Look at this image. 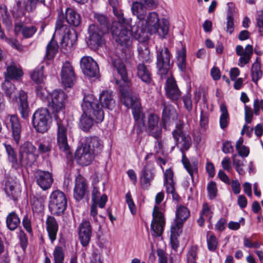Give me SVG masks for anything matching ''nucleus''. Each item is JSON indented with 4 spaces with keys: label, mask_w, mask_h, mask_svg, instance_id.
I'll list each match as a JSON object with an SVG mask.
<instances>
[{
    "label": "nucleus",
    "mask_w": 263,
    "mask_h": 263,
    "mask_svg": "<svg viewBox=\"0 0 263 263\" xmlns=\"http://www.w3.org/2000/svg\"><path fill=\"white\" fill-rule=\"evenodd\" d=\"M67 96L61 89L53 90L50 94L48 107L51 110L58 126L57 143L61 151L69 154V146L67 142V122L65 120L64 110Z\"/></svg>",
    "instance_id": "obj_1"
},
{
    "label": "nucleus",
    "mask_w": 263,
    "mask_h": 263,
    "mask_svg": "<svg viewBox=\"0 0 263 263\" xmlns=\"http://www.w3.org/2000/svg\"><path fill=\"white\" fill-rule=\"evenodd\" d=\"M123 97L122 102L128 108L132 109V114L136 124L139 127L145 126V131L155 139L161 137L162 127L159 117L155 114H150L147 118L146 123H144V114L142 111L141 103L137 97H133L129 91L123 88L120 89Z\"/></svg>",
    "instance_id": "obj_2"
},
{
    "label": "nucleus",
    "mask_w": 263,
    "mask_h": 263,
    "mask_svg": "<svg viewBox=\"0 0 263 263\" xmlns=\"http://www.w3.org/2000/svg\"><path fill=\"white\" fill-rule=\"evenodd\" d=\"M139 25L141 28L135 26L132 27V31L135 32V38L139 41H142V34L144 33L143 30H147L150 34H158L161 38L164 39L168 34L170 28L168 20L162 18L160 22L158 14L154 11L148 13Z\"/></svg>",
    "instance_id": "obj_3"
},
{
    "label": "nucleus",
    "mask_w": 263,
    "mask_h": 263,
    "mask_svg": "<svg viewBox=\"0 0 263 263\" xmlns=\"http://www.w3.org/2000/svg\"><path fill=\"white\" fill-rule=\"evenodd\" d=\"M82 108L84 114L93 116L96 122H101L104 118V111L98 101L92 95L85 96L82 104Z\"/></svg>",
    "instance_id": "obj_4"
},
{
    "label": "nucleus",
    "mask_w": 263,
    "mask_h": 263,
    "mask_svg": "<svg viewBox=\"0 0 263 263\" xmlns=\"http://www.w3.org/2000/svg\"><path fill=\"white\" fill-rule=\"evenodd\" d=\"M67 205V200L64 193L59 190L53 191L49 196L48 208L52 215L63 214Z\"/></svg>",
    "instance_id": "obj_5"
},
{
    "label": "nucleus",
    "mask_w": 263,
    "mask_h": 263,
    "mask_svg": "<svg viewBox=\"0 0 263 263\" xmlns=\"http://www.w3.org/2000/svg\"><path fill=\"white\" fill-rule=\"evenodd\" d=\"M132 27L128 25L116 26L114 24L111 28V34L116 42L121 46L128 47L132 44Z\"/></svg>",
    "instance_id": "obj_6"
},
{
    "label": "nucleus",
    "mask_w": 263,
    "mask_h": 263,
    "mask_svg": "<svg viewBox=\"0 0 263 263\" xmlns=\"http://www.w3.org/2000/svg\"><path fill=\"white\" fill-rule=\"evenodd\" d=\"M156 65L158 70L161 75H165L171 68V59L172 55L165 46H156Z\"/></svg>",
    "instance_id": "obj_7"
},
{
    "label": "nucleus",
    "mask_w": 263,
    "mask_h": 263,
    "mask_svg": "<svg viewBox=\"0 0 263 263\" xmlns=\"http://www.w3.org/2000/svg\"><path fill=\"white\" fill-rule=\"evenodd\" d=\"M50 115L46 108L39 109L33 114L32 122L33 126L37 132L44 133L49 128V120Z\"/></svg>",
    "instance_id": "obj_8"
},
{
    "label": "nucleus",
    "mask_w": 263,
    "mask_h": 263,
    "mask_svg": "<svg viewBox=\"0 0 263 263\" xmlns=\"http://www.w3.org/2000/svg\"><path fill=\"white\" fill-rule=\"evenodd\" d=\"M106 32L100 30L98 26L92 24L88 26L86 43L93 50H96L104 43V34Z\"/></svg>",
    "instance_id": "obj_9"
},
{
    "label": "nucleus",
    "mask_w": 263,
    "mask_h": 263,
    "mask_svg": "<svg viewBox=\"0 0 263 263\" xmlns=\"http://www.w3.org/2000/svg\"><path fill=\"white\" fill-rule=\"evenodd\" d=\"M36 147L30 142H24L20 147L19 157L23 167L31 166L36 160Z\"/></svg>",
    "instance_id": "obj_10"
},
{
    "label": "nucleus",
    "mask_w": 263,
    "mask_h": 263,
    "mask_svg": "<svg viewBox=\"0 0 263 263\" xmlns=\"http://www.w3.org/2000/svg\"><path fill=\"white\" fill-rule=\"evenodd\" d=\"M91 196L92 203L90 207V215L93 217L94 220L97 221V216L98 214L97 206L101 209L104 208L108 198L105 194H103L101 196V193L99 188L95 184L93 185Z\"/></svg>",
    "instance_id": "obj_11"
},
{
    "label": "nucleus",
    "mask_w": 263,
    "mask_h": 263,
    "mask_svg": "<svg viewBox=\"0 0 263 263\" xmlns=\"http://www.w3.org/2000/svg\"><path fill=\"white\" fill-rule=\"evenodd\" d=\"M183 126L182 123L177 124L176 129L172 133L176 145L180 146V151L182 153L184 151L189 149L191 145V138L183 133L182 130Z\"/></svg>",
    "instance_id": "obj_12"
},
{
    "label": "nucleus",
    "mask_w": 263,
    "mask_h": 263,
    "mask_svg": "<svg viewBox=\"0 0 263 263\" xmlns=\"http://www.w3.org/2000/svg\"><path fill=\"white\" fill-rule=\"evenodd\" d=\"M153 217L151 224L152 235L155 237H159L163 233L165 221L163 214L159 211V208L156 205L153 209Z\"/></svg>",
    "instance_id": "obj_13"
},
{
    "label": "nucleus",
    "mask_w": 263,
    "mask_h": 263,
    "mask_svg": "<svg viewBox=\"0 0 263 263\" xmlns=\"http://www.w3.org/2000/svg\"><path fill=\"white\" fill-rule=\"evenodd\" d=\"M80 65L84 74L90 78L97 77L99 74V68L97 62L89 56L83 57Z\"/></svg>",
    "instance_id": "obj_14"
},
{
    "label": "nucleus",
    "mask_w": 263,
    "mask_h": 263,
    "mask_svg": "<svg viewBox=\"0 0 263 263\" xmlns=\"http://www.w3.org/2000/svg\"><path fill=\"white\" fill-rule=\"evenodd\" d=\"M95 155L87 145L83 144L79 147L75 152V158L78 163L81 165H88L93 161Z\"/></svg>",
    "instance_id": "obj_15"
},
{
    "label": "nucleus",
    "mask_w": 263,
    "mask_h": 263,
    "mask_svg": "<svg viewBox=\"0 0 263 263\" xmlns=\"http://www.w3.org/2000/svg\"><path fill=\"white\" fill-rule=\"evenodd\" d=\"M89 192L88 185L86 179L81 175H78L75 179L73 189V198L77 201L83 199Z\"/></svg>",
    "instance_id": "obj_16"
},
{
    "label": "nucleus",
    "mask_w": 263,
    "mask_h": 263,
    "mask_svg": "<svg viewBox=\"0 0 263 263\" xmlns=\"http://www.w3.org/2000/svg\"><path fill=\"white\" fill-rule=\"evenodd\" d=\"M61 77L62 83L65 87H71L74 84L75 74L73 67L68 62H65L62 67Z\"/></svg>",
    "instance_id": "obj_17"
},
{
    "label": "nucleus",
    "mask_w": 263,
    "mask_h": 263,
    "mask_svg": "<svg viewBox=\"0 0 263 263\" xmlns=\"http://www.w3.org/2000/svg\"><path fill=\"white\" fill-rule=\"evenodd\" d=\"M92 236V228L88 220L84 219L79 227V238L81 245L86 247L89 243Z\"/></svg>",
    "instance_id": "obj_18"
},
{
    "label": "nucleus",
    "mask_w": 263,
    "mask_h": 263,
    "mask_svg": "<svg viewBox=\"0 0 263 263\" xmlns=\"http://www.w3.org/2000/svg\"><path fill=\"white\" fill-rule=\"evenodd\" d=\"M35 178L37 184L44 191L49 189L53 181L52 174L48 171L37 170Z\"/></svg>",
    "instance_id": "obj_19"
},
{
    "label": "nucleus",
    "mask_w": 263,
    "mask_h": 263,
    "mask_svg": "<svg viewBox=\"0 0 263 263\" xmlns=\"http://www.w3.org/2000/svg\"><path fill=\"white\" fill-rule=\"evenodd\" d=\"M18 110L24 119H27L29 116V104L27 93L23 90L19 91Z\"/></svg>",
    "instance_id": "obj_20"
},
{
    "label": "nucleus",
    "mask_w": 263,
    "mask_h": 263,
    "mask_svg": "<svg viewBox=\"0 0 263 263\" xmlns=\"http://www.w3.org/2000/svg\"><path fill=\"white\" fill-rule=\"evenodd\" d=\"M77 40V35L74 30H68L63 36L61 45L66 51H71L74 48Z\"/></svg>",
    "instance_id": "obj_21"
},
{
    "label": "nucleus",
    "mask_w": 263,
    "mask_h": 263,
    "mask_svg": "<svg viewBox=\"0 0 263 263\" xmlns=\"http://www.w3.org/2000/svg\"><path fill=\"white\" fill-rule=\"evenodd\" d=\"M112 64L116 69L118 73L121 77V80L125 83L127 86H129L130 82L128 77L127 71L126 66L120 59H113Z\"/></svg>",
    "instance_id": "obj_22"
},
{
    "label": "nucleus",
    "mask_w": 263,
    "mask_h": 263,
    "mask_svg": "<svg viewBox=\"0 0 263 263\" xmlns=\"http://www.w3.org/2000/svg\"><path fill=\"white\" fill-rule=\"evenodd\" d=\"M46 230L48 237L51 242L57 238V235L59 229V224L55 218L52 216H49L46 220Z\"/></svg>",
    "instance_id": "obj_23"
},
{
    "label": "nucleus",
    "mask_w": 263,
    "mask_h": 263,
    "mask_svg": "<svg viewBox=\"0 0 263 263\" xmlns=\"http://www.w3.org/2000/svg\"><path fill=\"white\" fill-rule=\"evenodd\" d=\"M23 75L22 69L14 64L7 67L6 71L4 73L5 81L18 80Z\"/></svg>",
    "instance_id": "obj_24"
},
{
    "label": "nucleus",
    "mask_w": 263,
    "mask_h": 263,
    "mask_svg": "<svg viewBox=\"0 0 263 263\" xmlns=\"http://www.w3.org/2000/svg\"><path fill=\"white\" fill-rule=\"evenodd\" d=\"M37 28L35 26H26L21 23H16L14 26V31L16 34L21 32L23 37L28 39L31 37L37 31Z\"/></svg>",
    "instance_id": "obj_25"
},
{
    "label": "nucleus",
    "mask_w": 263,
    "mask_h": 263,
    "mask_svg": "<svg viewBox=\"0 0 263 263\" xmlns=\"http://www.w3.org/2000/svg\"><path fill=\"white\" fill-rule=\"evenodd\" d=\"M131 10L133 14L135 16L138 20L139 25L147 16V13L146 8L141 2H133L132 5Z\"/></svg>",
    "instance_id": "obj_26"
},
{
    "label": "nucleus",
    "mask_w": 263,
    "mask_h": 263,
    "mask_svg": "<svg viewBox=\"0 0 263 263\" xmlns=\"http://www.w3.org/2000/svg\"><path fill=\"white\" fill-rule=\"evenodd\" d=\"M9 121L13 137L16 143H18L21 138L22 126L19 119L16 115H10Z\"/></svg>",
    "instance_id": "obj_27"
},
{
    "label": "nucleus",
    "mask_w": 263,
    "mask_h": 263,
    "mask_svg": "<svg viewBox=\"0 0 263 263\" xmlns=\"http://www.w3.org/2000/svg\"><path fill=\"white\" fill-rule=\"evenodd\" d=\"M166 93L167 97L173 100H177L180 97V91L174 79L167 80Z\"/></svg>",
    "instance_id": "obj_28"
},
{
    "label": "nucleus",
    "mask_w": 263,
    "mask_h": 263,
    "mask_svg": "<svg viewBox=\"0 0 263 263\" xmlns=\"http://www.w3.org/2000/svg\"><path fill=\"white\" fill-rule=\"evenodd\" d=\"M2 88L5 96L12 102H17V90L15 86L10 81H5L2 84Z\"/></svg>",
    "instance_id": "obj_29"
},
{
    "label": "nucleus",
    "mask_w": 263,
    "mask_h": 263,
    "mask_svg": "<svg viewBox=\"0 0 263 263\" xmlns=\"http://www.w3.org/2000/svg\"><path fill=\"white\" fill-rule=\"evenodd\" d=\"M6 153L8 156V160L11 164L12 168L17 170L21 167H23L22 164L20 163V157L17 160V155L14 148L9 144H5Z\"/></svg>",
    "instance_id": "obj_30"
},
{
    "label": "nucleus",
    "mask_w": 263,
    "mask_h": 263,
    "mask_svg": "<svg viewBox=\"0 0 263 263\" xmlns=\"http://www.w3.org/2000/svg\"><path fill=\"white\" fill-rule=\"evenodd\" d=\"M84 144L87 145L95 155L100 154L103 147L101 141L97 137H87Z\"/></svg>",
    "instance_id": "obj_31"
},
{
    "label": "nucleus",
    "mask_w": 263,
    "mask_h": 263,
    "mask_svg": "<svg viewBox=\"0 0 263 263\" xmlns=\"http://www.w3.org/2000/svg\"><path fill=\"white\" fill-rule=\"evenodd\" d=\"M100 101L102 103V107L112 109L115 106V101L113 98L112 92L110 91H103L100 95Z\"/></svg>",
    "instance_id": "obj_32"
},
{
    "label": "nucleus",
    "mask_w": 263,
    "mask_h": 263,
    "mask_svg": "<svg viewBox=\"0 0 263 263\" xmlns=\"http://www.w3.org/2000/svg\"><path fill=\"white\" fill-rule=\"evenodd\" d=\"M94 17L96 22L100 26V30L106 33L109 30L111 31L112 26H111L110 22L106 15L101 13H95Z\"/></svg>",
    "instance_id": "obj_33"
},
{
    "label": "nucleus",
    "mask_w": 263,
    "mask_h": 263,
    "mask_svg": "<svg viewBox=\"0 0 263 263\" xmlns=\"http://www.w3.org/2000/svg\"><path fill=\"white\" fill-rule=\"evenodd\" d=\"M137 74L143 82L149 84L152 81L151 73L143 63H139L137 67Z\"/></svg>",
    "instance_id": "obj_34"
},
{
    "label": "nucleus",
    "mask_w": 263,
    "mask_h": 263,
    "mask_svg": "<svg viewBox=\"0 0 263 263\" xmlns=\"http://www.w3.org/2000/svg\"><path fill=\"white\" fill-rule=\"evenodd\" d=\"M65 20L70 25L77 27L81 23V17L73 9L67 8L65 11Z\"/></svg>",
    "instance_id": "obj_35"
},
{
    "label": "nucleus",
    "mask_w": 263,
    "mask_h": 263,
    "mask_svg": "<svg viewBox=\"0 0 263 263\" xmlns=\"http://www.w3.org/2000/svg\"><path fill=\"white\" fill-rule=\"evenodd\" d=\"M177 116V113L174 107L171 105L164 104L162 112V121L164 124H166L171 119H174ZM167 125H163L166 127Z\"/></svg>",
    "instance_id": "obj_36"
},
{
    "label": "nucleus",
    "mask_w": 263,
    "mask_h": 263,
    "mask_svg": "<svg viewBox=\"0 0 263 263\" xmlns=\"http://www.w3.org/2000/svg\"><path fill=\"white\" fill-rule=\"evenodd\" d=\"M6 226L10 231L16 229L21 223V220L15 212L10 213L6 217Z\"/></svg>",
    "instance_id": "obj_37"
},
{
    "label": "nucleus",
    "mask_w": 263,
    "mask_h": 263,
    "mask_svg": "<svg viewBox=\"0 0 263 263\" xmlns=\"http://www.w3.org/2000/svg\"><path fill=\"white\" fill-rule=\"evenodd\" d=\"M93 124V119L92 116H89L84 112L80 120V127L84 132L88 131Z\"/></svg>",
    "instance_id": "obj_38"
},
{
    "label": "nucleus",
    "mask_w": 263,
    "mask_h": 263,
    "mask_svg": "<svg viewBox=\"0 0 263 263\" xmlns=\"http://www.w3.org/2000/svg\"><path fill=\"white\" fill-rule=\"evenodd\" d=\"M182 163L187 170L190 176L193 177V174L197 171L198 161L196 160L192 161L191 162L189 161L185 156L183 154L182 159Z\"/></svg>",
    "instance_id": "obj_39"
},
{
    "label": "nucleus",
    "mask_w": 263,
    "mask_h": 263,
    "mask_svg": "<svg viewBox=\"0 0 263 263\" xmlns=\"http://www.w3.org/2000/svg\"><path fill=\"white\" fill-rule=\"evenodd\" d=\"M25 4H23L20 1H18L13 6L11 12L14 17L19 18L25 15Z\"/></svg>",
    "instance_id": "obj_40"
},
{
    "label": "nucleus",
    "mask_w": 263,
    "mask_h": 263,
    "mask_svg": "<svg viewBox=\"0 0 263 263\" xmlns=\"http://www.w3.org/2000/svg\"><path fill=\"white\" fill-rule=\"evenodd\" d=\"M251 72L252 81L257 84L258 80L262 77L260 64L258 62L257 59L252 65Z\"/></svg>",
    "instance_id": "obj_41"
},
{
    "label": "nucleus",
    "mask_w": 263,
    "mask_h": 263,
    "mask_svg": "<svg viewBox=\"0 0 263 263\" xmlns=\"http://www.w3.org/2000/svg\"><path fill=\"white\" fill-rule=\"evenodd\" d=\"M253 54V47L252 45H247L245 47V54L240 55L238 65L243 67L245 64H248L251 59V56Z\"/></svg>",
    "instance_id": "obj_42"
},
{
    "label": "nucleus",
    "mask_w": 263,
    "mask_h": 263,
    "mask_svg": "<svg viewBox=\"0 0 263 263\" xmlns=\"http://www.w3.org/2000/svg\"><path fill=\"white\" fill-rule=\"evenodd\" d=\"M177 65L181 71H184L186 69V51L184 48L177 51Z\"/></svg>",
    "instance_id": "obj_43"
},
{
    "label": "nucleus",
    "mask_w": 263,
    "mask_h": 263,
    "mask_svg": "<svg viewBox=\"0 0 263 263\" xmlns=\"http://www.w3.org/2000/svg\"><path fill=\"white\" fill-rule=\"evenodd\" d=\"M221 115L220 117V126L222 129H224L228 125L229 116L227 108L224 104L220 105Z\"/></svg>",
    "instance_id": "obj_44"
},
{
    "label": "nucleus",
    "mask_w": 263,
    "mask_h": 263,
    "mask_svg": "<svg viewBox=\"0 0 263 263\" xmlns=\"http://www.w3.org/2000/svg\"><path fill=\"white\" fill-rule=\"evenodd\" d=\"M154 174L152 170L148 169L146 165L142 171V183L146 187L150 185V182L153 179Z\"/></svg>",
    "instance_id": "obj_45"
},
{
    "label": "nucleus",
    "mask_w": 263,
    "mask_h": 263,
    "mask_svg": "<svg viewBox=\"0 0 263 263\" xmlns=\"http://www.w3.org/2000/svg\"><path fill=\"white\" fill-rule=\"evenodd\" d=\"M190 212L188 209L183 205L179 206L176 212V217L177 220L182 222L185 221L190 216Z\"/></svg>",
    "instance_id": "obj_46"
},
{
    "label": "nucleus",
    "mask_w": 263,
    "mask_h": 263,
    "mask_svg": "<svg viewBox=\"0 0 263 263\" xmlns=\"http://www.w3.org/2000/svg\"><path fill=\"white\" fill-rule=\"evenodd\" d=\"M52 148V144L50 140H44L40 142L38 145L39 152L42 154H48L51 151Z\"/></svg>",
    "instance_id": "obj_47"
},
{
    "label": "nucleus",
    "mask_w": 263,
    "mask_h": 263,
    "mask_svg": "<svg viewBox=\"0 0 263 263\" xmlns=\"http://www.w3.org/2000/svg\"><path fill=\"white\" fill-rule=\"evenodd\" d=\"M32 80L36 84H41L44 80L43 67L35 68L31 75Z\"/></svg>",
    "instance_id": "obj_48"
},
{
    "label": "nucleus",
    "mask_w": 263,
    "mask_h": 263,
    "mask_svg": "<svg viewBox=\"0 0 263 263\" xmlns=\"http://www.w3.org/2000/svg\"><path fill=\"white\" fill-rule=\"evenodd\" d=\"M53 255L54 263H64L65 255L62 247H56L53 251Z\"/></svg>",
    "instance_id": "obj_49"
},
{
    "label": "nucleus",
    "mask_w": 263,
    "mask_h": 263,
    "mask_svg": "<svg viewBox=\"0 0 263 263\" xmlns=\"http://www.w3.org/2000/svg\"><path fill=\"white\" fill-rule=\"evenodd\" d=\"M58 50V45L51 40L47 45L46 48V57L51 60L54 58Z\"/></svg>",
    "instance_id": "obj_50"
},
{
    "label": "nucleus",
    "mask_w": 263,
    "mask_h": 263,
    "mask_svg": "<svg viewBox=\"0 0 263 263\" xmlns=\"http://www.w3.org/2000/svg\"><path fill=\"white\" fill-rule=\"evenodd\" d=\"M175 183L174 181L170 182H164V185L165 187L167 194H171L173 200H178L179 198L178 195L175 192Z\"/></svg>",
    "instance_id": "obj_51"
},
{
    "label": "nucleus",
    "mask_w": 263,
    "mask_h": 263,
    "mask_svg": "<svg viewBox=\"0 0 263 263\" xmlns=\"http://www.w3.org/2000/svg\"><path fill=\"white\" fill-rule=\"evenodd\" d=\"M197 247L195 246H192L186 254L187 263H196L197 259Z\"/></svg>",
    "instance_id": "obj_52"
},
{
    "label": "nucleus",
    "mask_w": 263,
    "mask_h": 263,
    "mask_svg": "<svg viewBox=\"0 0 263 263\" xmlns=\"http://www.w3.org/2000/svg\"><path fill=\"white\" fill-rule=\"evenodd\" d=\"M232 158L233 165L237 172L239 175H243L245 174V171L242 168L243 166V160L238 159L236 155L233 156Z\"/></svg>",
    "instance_id": "obj_53"
},
{
    "label": "nucleus",
    "mask_w": 263,
    "mask_h": 263,
    "mask_svg": "<svg viewBox=\"0 0 263 263\" xmlns=\"http://www.w3.org/2000/svg\"><path fill=\"white\" fill-rule=\"evenodd\" d=\"M2 22L6 26H9L11 24V21L10 15L5 6L0 7Z\"/></svg>",
    "instance_id": "obj_54"
},
{
    "label": "nucleus",
    "mask_w": 263,
    "mask_h": 263,
    "mask_svg": "<svg viewBox=\"0 0 263 263\" xmlns=\"http://www.w3.org/2000/svg\"><path fill=\"white\" fill-rule=\"evenodd\" d=\"M112 8L114 13L118 18L119 24H118L117 26L122 25H128L129 22L123 16V13H122V11L119 10L118 9L114 7H112Z\"/></svg>",
    "instance_id": "obj_55"
},
{
    "label": "nucleus",
    "mask_w": 263,
    "mask_h": 263,
    "mask_svg": "<svg viewBox=\"0 0 263 263\" xmlns=\"http://www.w3.org/2000/svg\"><path fill=\"white\" fill-rule=\"evenodd\" d=\"M5 40L12 47L19 51H23L24 46L22 45L16 39L13 38H5Z\"/></svg>",
    "instance_id": "obj_56"
},
{
    "label": "nucleus",
    "mask_w": 263,
    "mask_h": 263,
    "mask_svg": "<svg viewBox=\"0 0 263 263\" xmlns=\"http://www.w3.org/2000/svg\"><path fill=\"white\" fill-rule=\"evenodd\" d=\"M45 0H27L25 3V9L28 12H32L34 11L39 2L42 3Z\"/></svg>",
    "instance_id": "obj_57"
},
{
    "label": "nucleus",
    "mask_w": 263,
    "mask_h": 263,
    "mask_svg": "<svg viewBox=\"0 0 263 263\" xmlns=\"http://www.w3.org/2000/svg\"><path fill=\"white\" fill-rule=\"evenodd\" d=\"M257 26L260 35L263 34V10L258 11L256 16Z\"/></svg>",
    "instance_id": "obj_58"
},
{
    "label": "nucleus",
    "mask_w": 263,
    "mask_h": 263,
    "mask_svg": "<svg viewBox=\"0 0 263 263\" xmlns=\"http://www.w3.org/2000/svg\"><path fill=\"white\" fill-rule=\"evenodd\" d=\"M208 247L210 251H213L217 248L218 241L216 237L214 235H211L207 239Z\"/></svg>",
    "instance_id": "obj_59"
},
{
    "label": "nucleus",
    "mask_w": 263,
    "mask_h": 263,
    "mask_svg": "<svg viewBox=\"0 0 263 263\" xmlns=\"http://www.w3.org/2000/svg\"><path fill=\"white\" fill-rule=\"evenodd\" d=\"M125 198H126V203H127V204L128 205V207H129V209L130 210L131 213L133 215L135 214L136 213V206H135V204L132 198V196L129 192H128L126 193Z\"/></svg>",
    "instance_id": "obj_60"
},
{
    "label": "nucleus",
    "mask_w": 263,
    "mask_h": 263,
    "mask_svg": "<svg viewBox=\"0 0 263 263\" xmlns=\"http://www.w3.org/2000/svg\"><path fill=\"white\" fill-rule=\"evenodd\" d=\"M44 200L43 199L40 198H36L34 200L32 203V210L36 212H40L44 209Z\"/></svg>",
    "instance_id": "obj_61"
},
{
    "label": "nucleus",
    "mask_w": 263,
    "mask_h": 263,
    "mask_svg": "<svg viewBox=\"0 0 263 263\" xmlns=\"http://www.w3.org/2000/svg\"><path fill=\"white\" fill-rule=\"evenodd\" d=\"M209 196L211 199L214 198L217 195V188L215 182L212 181L208 185Z\"/></svg>",
    "instance_id": "obj_62"
},
{
    "label": "nucleus",
    "mask_w": 263,
    "mask_h": 263,
    "mask_svg": "<svg viewBox=\"0 0 263 263\" xmlns=\"http://www.w3.org/2000/svg\"><path fill=\"white\" fill-rule=\"evenodd\" d=\"M245 116L246 122L247 124L251 123L253 117V112L252 108L246 105H245Z\"/></svg>",
    "instance_id": "obj_63"
},
{
    "label": "nucleus",
    "mask_w": 263,
    "mask_h": 263,
    "mask_svg": "<svg viewBox=\"0 0 263 263\" xmlns=\"http://www.w3.org/2000/svg\"><path fill=\"white\" fill-rule=\"evenodd\" d=\"M183 101L186 109L188 111H191L193 108L192 101L191 100V95L187 93L184 95L183 97Z\"/></svg>",
    "instance_id": "obj_64"
}]
</instances>
